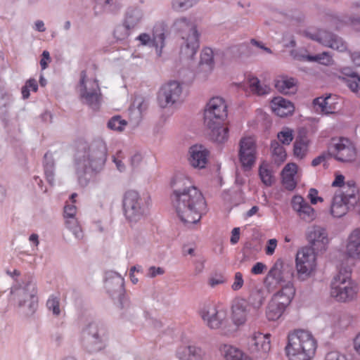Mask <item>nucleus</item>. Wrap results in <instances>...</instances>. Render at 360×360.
<instances>
[{"instance_id": "nucleus-20", "label": "nucleus", "mask_w": 360, "mask_h": 360, "mask_svg": "<svg viewBox=\"0 0 360 360\" xmlns=\"http://www.w3.org/2000/svg\"><path fill=\"white\" fill-rule=\"evenodd\" d=\"M166 27L162 23L156 24L153 30V38L146 33L141 34L138 37V39L141 41V44L146 45L152 42L153 45L158 49L160 48L159 52L165 45Z\"/></svg>"}, {"instance_id": "nucleus-15", "label": "nucleus", "mask_w": 360, "mask_h": 360, "mask_svg": "<svg viewBox=\"0 0 360 360\" xmlns=\"http://www.w3.org/2000/svg\"><path fill=\"white\" fill-rule=\"evenodd\" d=\"M307 36L311 39L339 52H345L347 50V45L342 39L331 32L319 30L314 34L307 32Z\"/></svg>"}, {"instance_id": "nucleus-6", "label": "nucleus", "mask_w": 360, "mask_h": 360, "mask_svg": "<svg viewBox=\"0 0 360 360\" xmlns=\"http://www.w3.org/2000/svg\"><path fill=\"white\" fill-rule=\"evenodd\" d=\"M107 158V147L102 139L93 141L84 153L78 164L85 170L98 171L104 165Z\"/></svg>"}, {"instance_id": "nucleus-23", "label": "nucleus", "mask_w": 360, "mask_h": 360, "mask_svg": "<svg viewBox=\"0 0 360 360\" xmlns=\"http://www.w3.org/2000/svg\"><path fill=\"white\" fill-rule=\"evenodd\" d=\"M292 209L298 214L299 217L305 221L314 219V210L300 195H295L291 201Z\"/></svg>"}, {"instance_id": "nucleus-47", "label": "nucleus", "mask_w": 360, "mask_h": 360, "mask_svg": "<svg viewBox=\"0 0 360 360\" xmlns=\"http://www.w3.org/2000/svg\"><path fill=\"white\" fill-rule=\"evenodd\" d=\"M195 1V0H173L172 7L176 11H184L191 7Z\"/></svg>"}, {"instance_id": "nucleus-14", "label": "nucleus", "mask_w": 360, "mask_h": 360, "mask_svg": "<svg viewBox=\"0 0 360 360\" xmlns=\"http://www.w3.org/2000/svg\"><path fill=\"white\" fill-rule=\"evenodd\" d=\"M182 88L179 82L171 81L160 89L158 101L160 107L166 108L180 101Z\"/></svg>"}, {"instance_id": "nucleus-11", "label": "nucleus", "mask_w": 360, "mask_h": 360, "mask_svg": "<svg viewBox=\"0 0 360 360\" xmlns=\"http://www.w3.org/2000/svg\"><path fill=\"white\" fill-rule=\"evenodd\" d=\"M329 150L332 157L340 162H352L356 157L354 144L346 138L333 139Z\"/></svg>"}, {"instance_id": "nucleus-57", "label": "nucleus", "mask_w": 360, "mask_h": 360, "mask_svg": "<svg viewBox=\"0 0 360 360\" xmlns=\"http://www.w3.org/2000/svg\"><path fill=\"white\" fill-rule=\"evenodd\" d=\"M266 269V266L262 262H257L251 269V273L254 275L262 274Z\"/></svg>"}, {"instance_id": "nucleus-62", "label": "nucleus", "mask_w": 360, "mask_h": 360, "mask_svg": "<svg viewBox=\"0 0 360 360\" xmlns=\"http://www.w3.org/2000/svg\"><path fill=\"white\" fill-rule=\"evenodd\" d=\"M240 239V229L234 228L231 231L230 242L232 245L236 244Z\"/></svg>"}, {"instance_id": "nucleus-39", "label": "nucleus", "mask_w": 360, "mask_h": 360, "mask_svg": "<svg viewBox=\"0 0 360 360\" xmlns=\"http://www.w3.org/2000/svg\"><path fill=\"white\" fill-rule=\"evenodd\" d=\"M359 193V189L354 181H349L346 185L340 190L336 192L338 194H341L344 196V200L349 202L350 200L355 198Z\"/></svg>"}, {"instance_id": "nucleus-64", "label": "nucleus", "mask_w": 360, "mask_h": 360, "mask_svg": "<svg viewBox=\"0 0 360 360\" xmlns=\"http://www.w3.org/2000/svg\"><path fill=\"white\" fill-rule=\"evenodd\" d=\"M350 57L353 63L360 67V51L350 53Z\"/></svg>"}, {"instance_id": "nucleus-34", "label": "nucleus", "mask_w": 360, "mask_h": 360, "mask_svg": "<svg viewBox=\"0 0 360 360\" xmlns=\"http://www.w3.org/2000/svg\"><path fill=\"white\" fill-rule=\"evenodd\" d=\"M351 323L350 317L345 314H335L330 316L328 324L335 332L346 329Z\"/></svg>"}, {"instance_id": "nucleus-2", "label": "nucleus", "mask_w": 360, "mask_h": 360, "mask_svg": "<svg viewBox=\"0 0 360 360\" xmlns=\"http://www.w3.org/2000/svg\"><path fill=\"white\" fill-rule=\"evenodd\" d=\"M317 347V340L312 333L299 329L288 333L284 352L288 360H313Z\"/></svg>"}, {"instance_id": "nucleus-53", "label": "nucleus", "mask_w": 360, "mask_h": 360, "mask_svg": "<svg viewBox=\"0 0 360 360\" xmlns=\"http://www.w3.org/2000/svg\"><path fill=\"white\" fill-rule=\"evenodd\" d=\"M277 247V240L275 238L270 239L267 242V245L265 248V253L267 255H272Z\"/></svg>"}, {"instance_id": "nucleus-12", "label": "nucleus", "mask_w": 360, "mask_h": 360, "mask_svg": "<svg viewBox=\"0 0 360 360\" xmlns=\"http://www.w3.org/2000/svg\"><path fill=\"white\" fill-rule=\"evenodd\" d=\"M293 274L292 267L288 264H285L281 259H278L268 272L264 283L269 290H271L276 285L284 282L288 278H291Z\"/></svg>"}, {"instance_id": "nucleus-51", "label": "nucleus", "mask_w": 360, "mask_h": 360, "mask_svg": "<svg viewBox=\"0 0 360 360\" xmlns=\"http://www.w3.org/2000/svg\"><path fill=\"white\" fill-rule=\"evenodd\" d=\"M323 360H347L345 354L337 350H332L327 352Z\"/></svg>"}, {"instance_id": "nucleus-29", "label": "nucleus", "mask_w": 360, "mask_h": 360, "mask_svg": "<svg viewBox=\"0 0 360 360\" xmlns=\"http://www.w3.org/2000/svg\"><path fill=\"white\" fill-rule=\"evenodd\" d=\"M219 352L224 360H244L247 356L240 348L229 344H221Z\"/></svg>"}, {"instance_id": "nucleus-3", "label": "nucleus", "mask_w": 360, "mask_h": 360, "mask_svg": "<svg viewBox=\"0 0 360 360\" xmlns=\"http://www.w3.org/2000/svg\"><path fill=\"white\" fill-rule=\"evenodd\" d=\"M349 267L340 268L330 283V296L340 302L354 300L359 292L357 283L352 279Z\"/></svg>"}, {"instance_id": "nucleus-26", "label": "nucleus", "mask_w": 360, "mask_h": 360, "mask_svg": "<svg viewBox=\"0 0 360 360\" xmlns=\"http://www.w3.org/2000/svg\"><path fill=\"white\" fill-rule=\"evenodd\" d=\"M345 252L349 257L360 260V229H356L349 235Z\"/></svg>"}, {"instance_id": "nucleus-33", "label": "nucleus", "mask_w": 360, "mask_h": 360, "mask_svg": "<svg viewBox=\"0 0 360 360\" xmlns=\"http://www.w3.org/2000/svg\"><path fill=\"white\" fill-rule=\"evenodd\" d=\"M211 130L210 136L212 139L218 143H224L229 138V127L223 122L214 123L212 127H208Z\"/></svg>"}, {"instance_id": "nucleus-55", "label": "nucleus", "mask_w": 360, "mask_h": 360, "mask_svg": "<svg viewBox=\"0 0 360 360\" xmlns=\"http://www.w3.org/2000/svg\"><path fill=\"white\" fill-rule=\"evenodd\" d=\"M308 198L311 204H316L318 201L322 202L323 199L318 196V191L315 188H311L309 191Z\"/></svg>"}, {"instance_id": "nucleus-40", "label": "nucleus", "mask_w": 360, "mask_h": 360, "mask_svg": "<svg viewBox=\"0 0 360 360\" xmlns=\"http://www.w3.org/2000/svg\"><path fill=\"white\" fill-rule=\"evenodd\" d=\"M259 176L264 184L270 186L274 181V177L269 165L266 162H262L259 168Z\"/></svg>"}, {"instance_id": "nucleus-43", "label": "nucleus", "mask_w": 360, "mask_h": 360, "mask_svg": "<svg viewBox=\"0 0 360 360\" xmlns=\"http://www.w3.org/2000/svg\"><path fill=\"white\" fill-rule=\"evenodd\" d=\"M200 64L201 65H207L209 67L210 70L212 68L213 51L211 49L205 48L202 49L200 54Z\"/></svg>"}, {"instance_id": "nucleus-48", "label": "nucleus", "mask_w": 360, "mask_h": 360, "mask_svg": "<svg viewBox=\"0 0 360 360\" xmlns=\"http://www.w3.org/2000/svg\"><path fill=\"white\" fill-rule=\"evenodd\" d=\"M226 282V278L221 274H215L211 276L208 279V284L210 287L214 288L216 285L224 284Z\"/></svg>"}, {"instance_id": "nucleus-54", "label": "nucleus", "mask_w": 360, "mask_h": 360, "mask_svg": "<svg viewBox=\"0 0 360 360\" xmlns=\"http://www.w3.org/2000/svg\"><path fill=\"white\" fill-rule=\"evenodd\" d=\"M143 161V157L141 154L136 153L133 155L130 159V164L133 169H136L139 167Z\"/></svg>"}, {"instance_id": "nucleus-27", "label": "nucleus", "mask_w": 360, "mask_h": 360, "mask_svg": "<svg viewBox=\"0 0 360 360\" xmlns=\"http://www.w3.org/2000/svg\"><path fill=\"white\" fill-rule=\"evenodd\" d=\"M272 111L278 116L283 117L292 114L295 110L292 102L283 97H275L271 102Z\"/></svg>"}, {"instance_id": "nucleus-19", "label": "nucleus", "mask_w": 360, "mask_h": 360, "mask_svg": "<svg viewBox=\"0 0 360 360\" xmlns=\"http://www.w3.org/2000/svg\"><path fill=\"white\" fill-rule=\"evenodd\" d=\"M250 309V304L244 299L236 300L233 302L231 317L236 326L240 327L246 323Z\"/></svg>"}, {"instance_id": "nucleus-50", "label": "nucleus", "mask_w": 360, "mask_h": 360, "mask_svg": "<svg viewBox=\"0 0 360 360\" xmlns=\"http://www.w3.org/2000/svg\"><path fill=\"white\" fill-rule=\"evenodd\" d=\"M244 285V279L243 274L240 271L235 273L233 282L231 285V289L233 291H238L240 290Z\"/></svg>"}, {"instance_id": "nucleus-42", "label": "nucleus", "mask_w": 360, "mask_h": 360, "mask_svg": "<svg viewBox=\"0 0 360 360\" xmlns=\"http://www.w3.org/2000/svg\"><path fill=\"white\" fill-rule=\"evenodd\" d=\"M309 61H316L324 65H330L333 63V58L328 52H323L314 56H307Z\"/></svg>"}, {"instance_id": "nucleus-30", "label": "nucleus", "mask_w": 360, "mask_h": 360, "mask_svg": "<svg viewBox=\"0 0 360 360\" xmlns=\"http://www.w3.org/2000/svg\"><path fill=\"white\" fill-rule=\"evenodd\" d=\"M275 87L284 94H294L297 91L296 81L292 77L285 75H279L275 79Z\"/></svg>"}, {"instance_id": "nucleus-63", "label": "nucleus", "mask_w": 360, "mask_h": 360, "mask_svg": "<svg viewBox=\"0 0 360 360\" xmlns=\"http://www.w3.org/2000/svg\"><path fill=\"white\" fill-rule=\"evenodd\" d=\"M340 72L343 75L346 76V78H352L358 75L351 68L349 67L342 68L340 70Z\"/></svg>"}, {"instance_id": "nucleus-41", "label": "nucleus", "mask_w": 360, "mask_h": 360, "mask_svg": "<svg viewBox=\"0 0 360 360\" xmlns=\"http://www.w3.org/2000/svg\"><path fill=\"white\" fill-rule=\"evenodd\" d=\"M278 140L283 145H290L294 138V131L289 127H283L277 134Z\"/></svg>"}, {"instance_id": "nucleus-52", "label": "nucleus", "mask_w": 360, "mask_h": 360, "mask_svg": "<svg viewBox=\"0 0 360 360\" xmlns=\"http://www.w3.org/2000/svg\"><path fill=\"white\" fill-rule=\"evenodd\" d=\"M330 157H332L330 152L323 153L312 160L311 165L313 167H316L322 163L326 164Z\"/></svg>"}, {"instance_id": "nucleus-35", "label": "nucleus", "mask_w": 360, "mask_h": 360, "mask_svg": "<svg viewBox=\"0 0 360 360\" xmlns=\"http://www.w3.org/2000/svg\"><path fill=\"white\" fill-rule=\"evenodd\" d=\"M271 157L274 162L280 165L283 163L287 158V153L285 148L277 141H272L271 143Z\"/></svg>"}, {"instance_id": "nucleus-49", "label": "nucleus", "mask_w": 360, "mask_h": 360, "mask_svg": "<svg viewBox=\"0 0 360 360\" xmlns=\"http://www.w3.org/2000/svg\"><path fill=\"white\" fill-rule=\"evenodd\" d=\"M124 154L122 150H117L116 153L112 156V161L115 162L117 169L120 172H122L125 169V165L122 162V160L124 158Z\"/></svg>"}, {"instance_id": "nucleus-7", "label": "nucleus", "mask_w": 360, "mask_h": 360, "mask_svg": "<svg viewBox=\"0 0 360 360\" xmlns=\"http://www.w3.org/2000/svg\"><path fill=\"white\" fill-rule=\"evenodd\" d=\"M316 255L309 247L300 248L295 257V268L297 278L305 281L314 274L316 269Z\"/></svg>"}, {"instance_id": "nucleus-1", "label": "nucleus", "mask_w": 360, "mask_h": 360, "mask_svg": "<svg viewBox=\"0 0 360 360\" xmlns=\"http://www.w3.org/2000/svg\"><path fill=\"white\" fill-rule=\"evenodd\" d=\"M176 185L171 199L179 218L185 224L198 222L207 209L201 191L187 177L180 178Z\"/></svg>"}, {"instance_id": "nucleus-28", "label": "nucleus", "mask_w": 360, "mask_h": 360, "mask_svg": "<svg viewBox=\"0 0 360 360\" xmlns=\"http://www.w3.org/2000/svg\"><path fill=\"white\" fill-rule=\"evenodd\" d=\"M297 172V165L295 163H288L284 167L281 172V183L285 189L292 191L296 188L295 176Z\"/></svg>"}, {"instance_id": "nucleus-18", "label": "nucleus", "mask_w": 360, "mask_h": 360, "mask_svg": "<svg viewBox=\"0 0 360 360\" xmlns=\"http://www.w3.org/2000/svg\"><path fill=\"white\" fill-rule=\"evenodd\" d=\"M77 196V193H72L70 196L72 204H67L64 207V217L65 218V224L67 227L71 230L76 238H82L83 233L79 226L75 214L77 212V207L74 205L75 202V198Z\"/></svg>"}, {"instance_id": "nucleus-32", "label": "nucleus", "mask_w": 360, "mask_h": 360, "mask_svg": "<svg viewBox=\"0 0 360 360\" xmlns=\"http://www.w3.org/2000/svg\"><path fill=\"white\" fill-rule=\"evenodd\" d=\"M310 140L307 135H299L293 143V154L299 159H303L307 155Z\"/></svg>"}, {"instance_id": "nucleus-36", "label": "nucleus", "mask_w": 360, "mask_h": 360, "mask_svg": "<svg viewBox=\"0 0 360 360\" xmlns=\"http://www.w3.org/2000/svg\"><path fill=\"white\" fill-rule=\"evenodd\" d=\"M250 91L258 96L265 95L269 93L270 88L267 85L260 84L259 79L256 77L249 75L247 78Z\"/></svg>"}, {"instance_id": "nucleus-61", "label": "nucleus", "mask_w": 360, "mask_h": 360, "mask_svg": "<svg viewBox=\"0 0 360 360\" xmlns=\"http://www.w3.org/2000/svg\"><path fill=\"white\" fill-rule=\"evenodd\" d=\"M165 273V271L161 267L151 266L148 269V276L151 278H154L158 275H162Z\"/></svg>"}, {"instance_id": "nucleus-9", "label": "nucleus", "mask_w": 360, "mask_h": 360, "mask_svg": "<svg viewBox=\"0 0 360 360\" xmlns=\"http://www.w3.org/2000/svg\"><path fill=\"white\" fill-rule=\"evenodd\" d=\"M271 335L254 332L248 338L247 349L257 359H266L271 349Z\"/></svg>"}, {"instance_id": "nucleus-22", "label": "nucleus", "mask_w": 360, "mask_h": 360, "mask_svg": "<svg viewBox=\"0 0 360 360\" xmlns=\"http://www.w3.org/2000/svg\"><path fill=\"white\" fill-rule=\"evenodd\" d=\"M295 295V288L294 285L292 283L288 282L281 290L274 294L271 300L287 309L294 298Z\"/></svg>"}, {"instance_id": "nucleus-13", "label": "nucleus", "mask_w": 360, "mask_h": 360, "mask_svg": "<svg viewBox=\"0 0 360 360\" xmlns=\"http://www.w3.org/2000/svg\"><path fill=\"white\" fill-rule=\"evenodd\" d=\"M238 158L242 167L250 170L257 159L256 140L253 136H245L239 143Z\"/></svg>"}, {"instance_id": "nucleus-16", "label": "nucleus", "mask_w": 360, "mask_h": 360, "mask_svg": "<svg viewBox=\"0 0 360 360\" xmlns=\"http://www.w3.org/2000/svg\"><path fill=\"white\" fill-rule=\"evenodd\" d=\"M86 78V71H82L80 75L81 96L85 102L93 108H97L101 100L100 88L96 80L91 82V87L88 89L85 85Z\"/></svg>"}, {"instance_id": "nucleus-60", "label": "nucleus", "mask_w": 360, "mask_h": 360, "mask_svg": "<svg viewBox=\"0 0 360 360\" xmlns=\"http://www.w3.org/2000/svg\"><path fill=\"white\" fill-rule=\"evenodd\" d=\"M345 176L342 174H335V180L332 183L333 187H340L341 188L345 186Z\"/></svg>"}, {"instance_id": "nucleus-37", "label": "nucleus", "mask_w": 360, "mask_h": 360, "mask_svg": "<svg viewBox=\"0 0 360 360\" xmlns=\"http://www.w3.org/2000/svg\"><path fill=\"white\" fill-rule=\"evenodd\" d=\"M285 309L271 300L266 309V316L269 321H277L282 316Z\"/></svg>"}, {"instance_id": "nucleus-46", "label": "nucleus", "mask_w": 360, "mask_h": 360, "mask_svg": "<svg viewBox=\"0 0 360 360\" xmlns=\"http://www.w3.org/2000/svg\"><path fill=\"white\" fill-rule=\"evenodd\" d=\"M46 306L48 309L53 311L54 315H59L60 313V297L53 295H51L47 300Z\"/></svg>"}, {"instance_id": "nucleus-45", "label": "nucleus", "mask_w": 360, "mask_h": 360, "mask_svg": "<svg viewBox=\"0 0 360 360\" xmlns=\"http://www.w3.org/2000/svg\"><path fill=\"white\" fill-rule=\"evenodd\" d=\"M127 125V122L122 120L120 116H115L112 117L108 123V127L112 130L122 131Z\"/></svg>"}, {"instance_id": "nucleus-59", "label": "nucleus", "mask_w": 360, "mask_h": 360, "mask_svg": "<svg viewBox=\"0 0 360 360\" xmlns=\"http://www.w3.org/2000/svg\"><path fill=\"white\" fill-rule=\"evenodd\" d=\"M134 105H136L139 110L141 112L147 108L148 104L145 99L142 98H137L133 103Z\"/></svg>"}, {"instance_id": "nucleus-4", "label": "nucleus", "mask_w": 360, "mask_h": 360, "mask_svg": "<svg viewBox=\"0 0 360 360\" xmlns=\"http://www.w3.org/2000/svg\"><path fill=\"white\" fill-rule=\"evenodd\" d=\"M150 201L149 198L141 196L134 190L124 193L122 199L124 214L131 226L145 219L149 211Z\"/></svg>"}, {"instance_id": "nucleus-5", "label": "nucleus", "mask_w": 360, "mask_h": 360, "mask_svg": "<svg viewBox=\"0 0 360 360\" xmlns=\"http://www.w3.org/2000/svg\"><path fill=\"white\" fill-rule=\"evenodd\" d=\"M174 27L180 33L183 40L180 55L183 58L192 59L199 48V35L195 25L186 18H181L174 22Z\"/></svg>"}, {"instance_id": "nucleus-17", "label": "nucleus", "mask_w": 360, "mask_h": 360, "mask_svg": "<svg viewBox=\"0 0 360 360\" xmlns=\"http://www.w3.org/2000/svg\"><path fill=\"white\" fill-rule=\"evenodd\" d=\"M307 240L313 250H326L329 243L328 233L324 228L314 226L307 233Z\"/></svg>"}, {"instance_id": "nucleus-25", "label": "nucleus", "mask_w": 360, "mask_h": 360, "mask_svg": "<svg viewBox=\"0 0 360 360\" xmlns=\"http://www.w3.org/2000/svg\"><path fill=\"white\" fill-rule=\"evenodd\" d=\"M176 356L180 360H206L205 352L195 345L180 347Z\"/></svg>"}, {"instance_id": "nucleus-8", "label": "nucleus", "mask_w": 360, "mask_h": 360, "mask_svg": "<svg viewBox=\"0 0 360 360\" xmlns=\"http://www.w3.org/2000/svg\"><path fill=\"white\" fill-rule=\"evenodd\" d=\"M198 314L205 325L210 329H219L227 321L226 308L212 303L203 304Z\"/></svg>"}, {"instance_id": "nucleus-44", "label": "nucleus", "mask_w": 360, "mask_h": 360, "mask_svg": "<svg viewBox=\"0 0 360 360\" xmlns=\"http://www.w3.org/2000/svg\"><path fill=\"white\" fill-rule=\"evenodd\" d=\"M349 89L357 96L360 97V77L359 75L352 78H343Z\"/></svg>"}, {"instance_id": "nucleus-38", "label": "nucleus", "mask_w": 360, "mask_h": 360, "mask_svg": "<svg viewBox=\"0 0 360 360\" xmlns=\"http://www.w3.org/2000/svg\"><path fill=\"white\" fill-rule=\"evenodd\" d=\"M139 19H137L135 22L126 20L123 25H117L113 32L114 37L117 40H124L129 36V30L133 28L138 22Z\"/></svg>"}, {"instance_id": "nucleus-58", "label": "nucleus", "mask_w": 360, "mask_h": 360, "mask_svg": "<svg viewBox=\"0 0 360 360\" xmlns=\"http://www.w3.org/2000/svg\"><path fill=\"white\" fill-rule=\"evenodd\" d=\"M250 44L254 46H255L256 48H257L258 49H261L264 51H265L266 53H271L272 51L271 50L268 48V47H266L263 44L262 42L259 41H257L256 39H251L250 40Z\"/></svg>"}, {"instance_id": "nucleus-56", "label": "nucleus", "mask_w": 360, "mask_h": 360, "mask_svg": "<svg viewBox=\"0 0 360 360\" xmlns=\"http://www.w3.org/2000/svg\"><path fill=\"white\" fill-rule=\"evenodd\" d=\"M42 58L40 60L41 70H45L48 67V64L51 62V57L48 51H44L41 55Z\"/></svg>"}, {"instance_id": "nucleus-24", "label": "nucleus", "mask_w": 360, "mask_h": 360, "mask_svg": "<svg viewBox=\"0 0 360 360\" xmlns=\"http://www.w3.org/2000/svg\"><path fill=\"white\" fill-rule=\"evenodd\" d=\"M313 103L316 110H320L324 114L334 113L340 105L339 98L335 95L316 98Z\"/></svg>"}, {"instance_id": "nucleus-21", "label": "nucleus", "mask_w": 360, "mask_h": 360, "mask_svg": "<svg viewBox=\"0 0 360 360\" xmlns=\"http://www.w3.org/2000/svg\"><path fill=\"white\" fill-rule=\"evenodd\" d=\"M209 155V150L203 146L194 145L189 149L188 162L195 168L203 169L208 162Z\"/></svg>"}, {"instance_id": "nucleus-10", "label": "nucleus", "mask_w": 360, "mask_h": 360, "mask_svg": "<svg viewBox=\"0 0 360 360\" xmlns=\"http://www.w3.org/2000/svg\"><path fill=\"white\" fill-rule=\"evenodd\" d=\"M227 117V105L224 98L216 96L212 98L206 105L204 112L205 122L207 127L214 123L223 122Z\"/></svg>"}, {"instance_id": "nucleus-31", "label": "nucleus", "mask_w": 360, "mask_h": 360, "mask_svg": "<svg viewBox=\"0 0 360 360\" xmlns=\"http://www.w3.org/2000/svg\"><path fill=\"white\" fill-rule=\"evenodd\" d=\"M348 204L344 196L335 193L330 206V213L334 217H342L348 211Z\"/></svg>"}]
</instances>
